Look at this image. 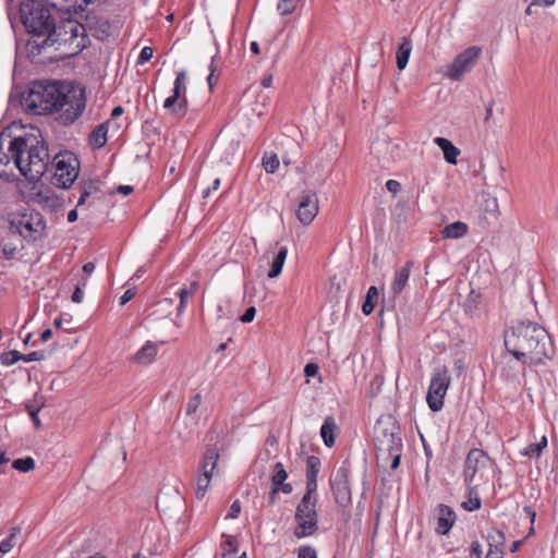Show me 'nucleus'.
Masks as SVG:
<instances>
[{
	"mask_svg": "<svg viewBox=\"0 0 558 558\" xmlns=\"http://www.w3.org/2000/svg\"><path fill=\"white\" fill-rule=\"evenodd\" d=\"M20 16L25 29L33 36L27 43L32 53L39 54L43 48L54 43L69 46L71 53H78L86 47V28L83 24L69 17L57 26L49 9L39 1L23 0Z\"/></svg>",
	"mask_w": 558,
	"mask_h": 558,
	"instance_id": "obj_1",
	"label": "nucleus"
},
{
	"mask_svg": "<svg viewBox=\"0 0 558 558\" xmlns=\"http://www.w3.org/2000/svg\"><path fill=\"white\" fill-rule=\"evenodd\" d=\"M20 104L28 113L52 114L62 125H71L85 110V89L66 81L36 82L21 94Z\"/></svg>",
	"mask_w": 558,
	"mask_h": 558,
	"instance_id": "obj_2",
	"label": "nucleus"
},
{
	"mask_svg": "<svg viewBox=\"0 0 558 558\" xmlns=\"http://www.w3.org/2000/svg\"><path fill=\"white\" fill-rule=\"evenodd\" d=\"M505 347L522 365L530 366L542 364L554 352L549 333L532 322H521L506 330Z\"/></svg>",
	"mask_w": 558,
	"mask_h": 558,
	"instance_id": "obj_3",
	"label": "nucleus"
},
{
	"mask_svg": "<svg viewBox=\"0 0 558 558\" xmlns=\"http://www.w3.org/2000/svg\"><path fill=\"white\" fill-rule=\"evenodd\" d=\"M10 148L12 156L15 157V168L27 180L37 182L47 172L50 156L39 130L32 129L14 136L13 141H10Z\"/></svg>",
	"mask_w": 558,
	"mask_h": 558,
	"instance_id": "obj_4",
	"label": "nucleus"
},
{
	"mask_svg": "<svg viewBox=\"0 0 558 558\" xmlns=\"http://www.w3.org/2000/svg\"><path fill=\"white\" fill-rule=\"evenodd\" d=\"M374 446L377 456H385L386 452H396L402 449L400 427L391 415L380 416L374 426Z\"/></svg>",
	"mask_w": 558,
	"mask_h": 558,
	"instance_id": "obj_5",
	"label": "nucleus"
},
{
	"mask_svg": "<svg viewBox=\"0 0 558 558\" xmlns=\"http://www.w3.org/2000/svg\"><path fill=\"white\" fill-rule=\"evenodd\" d=\"M315 493L316 492L306 490L296 506L294 519L298 524L293 532L296 538L311 536L318 530V514L316 510L317 497Z\"/></svg>",
	"mask_w": 558,
	"mask_h": 558,
	"instance_id": "obj_6",
	"label": "nucleus"
},
{
	"mask_svg": "<svg viewBox=\"0 0 558 558\" xmlns=\"http://www.w3.org/2000/svg\"><path fill=\"white\" fill-rule=\"evenodd\" d=\"M51 167L54 169L52 184L68 189L77 179L80 161L73 153L66 150L54 156Z\"/></svg>",
	"mask_w": 558,
	"mask_h": 558,
	"instance_id": "obj_7",
	"label": "nucleus"
},
{
	"mask_svg": "<svg viewBox=\"0 0 558 558\" xmlns=\"http://www.w3.org/2000/svg\"><path fill=\"white\" fill-rule=\"evenodd\" d=\"M450 383L451 377L447 367L442 366L434 371L426 396V401L433 412L441 410Z\"/></svg>",
	"mask_w": 558,
	"mask_h": 558,
	"instance_id": "obj_8",
	"label": "nucleus"
},
{
	"mask_svg": "<svg viewBox=\"0 0 558 558\" xmlns=\"http://www.w3.org/2000/svg\"><path fill=\"white\" fill-rule=\"evenodd\" d=\"M10 225L12 230L32 241H35L45 229L44 218L37 211L13 215Z\"/></svg>",
	"mask_w": 558,
	"mask_h": 558,
	"instance_id": "obj_9",
	"label": "nucleus"
},
{
	"mask_svg": "<svg viewBox=\"0 0 558 558\" xmlns=\"http://www.w3.org/2000/svg\"><path fill=\"white\" fill-rule=\"evenodd\" d=\"M482 54V48L472 46L460 52L448 65L446 76L451 81L459 82L463 76L471 72L476 65Z\"/></svg>",
	"mask_w": 558,
	"mask_h": 558,
	"instance_id": "obj_10",
	"label": "nucleus"
},
{
	"mask_svg": "<svg viewBox=\"0 0 558 558\" xmlns=\"http://www.w3.org/2000/svg\"><path fill=\"white\" fill-rule=\"evenodd\" d=\"M350 469L343 463L330 477V487L338 506L347 508L351 504V488L349 483Z\"/></svg>",
	"mask_w": 558,
	"mask_h": 558,
	"instance_id": "obj_11",
	"label": "nucleus"
},
{
	"mask_svg": "<svg viewBox=\"0 0 558 558\" xmlns=\"http://www.w3.org/2000/svg\"><path fill=\"white\" fill-rule=\"evenodd\" d=\"M489 462V457L482 449L470 450L464 463V481L471 484L476 475L482 477V471L488 466Z\"/></svg>",
	"mask_w": 558,
	"mask_h": 558,
	"instance_id": "obj_12",
	"label": "nucleus"
},
{
	"mask_svg": "<svg viewBox=\"0 0 558 558\" xmlns=\"http://www.w3.org/2000/svg\"><path fill=\"white\" fill-rule=\"evenodd\" d=\"M318 214V197L313 191H304L299 197L296 217L304 226L310 225Z\"/></svg>",
	"mask_w": 558,
	"mask_h": 558,
	"instance_id": "obj_13",
	"label": "nucleus"
},
{
	"mask_svg": "<svg viewBox=\"0 0 558 558\" xmlns=\"http://www.w3.org/2000/svg\"><path fill=\"white\" fill-rule=\"evenodd\" d=\"M10 141H13L10 132L4 130L0 134V177L9 178L15 168V157L10 148Z\"/></svg>",
	"mask_w": 558,
	"mask_h": 558,
	"instance_id": "obj_14",
	"label": "nucleus"
},
{
	"mask_svg": "<svg viewBox=\"0 0 558 558\" xmlns=\"http://www.w3.org/2000/svg\"><path fill=\"white\" fill-rule=\"evenodd\" d=\"M434 515L437 521L436 532L440 535L448 534L457 519L452 508L446 505H438Z\"/></svg>",
	"mask_w": 558,
	"mask_h": 558,
	"instance_id": "obj_15",
	"label": "nucleus"
},
{
	"mask_svg": "<svg viewBox=\"0 0 558 558\" xmlns=\"http://www.w3.org/2000/svg\"><path fill=\"white\" fill-rule=\"evenodd\" d=\"M287 477L288 473L284 470L283 464L281 462L275 463L271 473L272 495H277L279 490L284 494L292 493V485L290 483H284Z\"/></svg>",
	"mask_w": 558,
	"mask_h": 558,
	"instance_id": "obj_16",
	"label": "nucleus"
},
{
	"mask_svg": "<svg viewBox=\"0 0 558 558\" xmlns=\"http://www.w3.org/2000/svg\"><path fill=\"white\" fill-rule=\"evenodd\" d=\"M481 214L480 219L483 220L484 223L490 225L495 222L498 218L499 206L496 197L487 196L483 199L481 204Z\"/></svg>",
	"mask_w": 558,
	"mask_h": 558,
	"instance_id": "obj_17",
	"label": "nucleus"
},
{
	"mask_svg": "<svg viewBox=\"0 0 558 558\" xmlns=\"http://www.w3.org/2000/svg\"><path fill=\"white\" fill-rule=\"evenodd\" d=\"M320 470V460L316 456L306 459V490H317V476Z\"/></svg>",
	"mask_w": 558,
	"mask_h": 558,
	"instance_id": "obj_18",
	"label": "nucleus"
},
{
	"mask_svg": "<svg viewBox=\"0 0 558 558\" xmlns=\"http://www.w3.org/2000/svg\"><path fill=\"white\" fill-rule=\"evenodd\" d=\"M412 266H413V262L409 260V262H407V264L403 267H401L399 270L396 271L393 281L391 283V291H392L393 295L400 294L403 291V289L405 288V286L409 281L410 271H411Z\"/></svg>",
	"mask_w": 558,
	"mask_h": 558,
	"instance_id": "obj_19",
	"label": "nucleus"
},
{
	"mask_svg": "<svg viewBox=\"0 0 558 558\" xmlns=\"http://www.w3.org/2000/svg\"><path fill=\"white\" fill-rule=\"evenodd\" d=\"M218 461H219V452L215 447L208 448L203 457V461L201 464L202 473L205 471L209 472L210 475L218 474Z\"/></svg>",
	"mask_w": 558,
	"mask_h": 558,
	"instance_id": "obj_20",
	"label": "nucleus"
},
{
	"mask_svg": "<svg viewBox=\"0 0 558 558\" xmlns=\"http://www.w3.org/2000/svg\"><path fill=\"white\" fill-rule=\"evenodd\" d=\"M434 142L442 150L445 160L448 163L456 165L460 150L445 137L437 136Z\"/></svg>",
	"mask_w": 558,
	"mask_h": 558,
	"instance_id": "obj_21",
	"label": "nucleus"
},
{
	"mask_svg": "<svg viewBox=\"0 0 558 558\" xmlns=\"http://www.w3.org/2000/svg\"><path fill=\"white\" fill-rule=\"evenodd\" d=\"M47 5L64 14H77L82 0H44Z\"/></svg>",
	"mask_w": 558,
	"mask_h": 558,
	"instance_id": "obj_22",
	"label": "nucleus"
},
{
	"mask_svg": "<svg viewBox=\"0 0 558 558\" xmlns=\"http://www.w3.org/2000/svg\"><path fill=\"white\" fill-rule=\"evenodd\" d=\"M158 347L154 342H146L134 355V361L138 364H149L157 355Z\"/></svg>",
	"mask_w": 558,
	"mask_h": 558,
	"instance_id": "obj_23",
	"label": "nucleus"
},
{
	"mask_svg": "<svg viewBox=\"0 0 558 558\" xmlns=\"http://www.w3.org/2000/svg\"><path fill=\"white\" fill-rule=\"evenodd\" d=\"M337 430V424L332 416H328L325 418L322 427H320V436L324 440V444L330 448L335 445V435Z\"/></svg>",
	"mask_w": 558,
	"mask_h": 558,
	"instance_id": "obj_24",
	"label": "nucleus"
},
{
	"mask_svg": "<svg viewBox=\"0 0 558 558\" xmlns=\"http://www.w3.org/2000/svg\"><path fill=\"white\" fill-rule=\"evenodd\" d=\"M468 225L462 221H456L447 225L442 231L441 235L444 239H460L468 233Z\"/></svg>",
	"mask_w": 558,
	"mask_h": 558,
	"instance_id": "obj_25",
	"label": "nucleus"
},
{
	"mask_svg": "<svg viewBox=\"0 0 558 558\" xmlns=\"http://www.w3.org/2000/svg\"><path fill=\"white\" fill-rule=\"evenodd\" d=\"M412 51V41L409 37H403L402 41L397 50V66L399 70H404L410 54Z\"/></svg>",
	"mask_w": 558,
	"mask_h": 558,
	"instance_id": "obj_26",
	"label": "nucleus"
},
{
	"mask_svg": "<svg viewBox=\"0 0 558 558\" xmlns=\"http://www.w3.org/2000/svg\"><path fill=\"white\" fill-rule=\"evenodd\" d=\"M187 106L186 97L180 99L177 95L172 94L165 100L163 108L170 110L171 113L183 116Z\"/></svg>",
	"mask_w": 558,
	"mask_h": 558,
	"instance_id": "obj_27",
	"label": "nucleus"
},
{
	"mask_svg": "<svg viewBox=\"0 0 558 558\" xmlns=\"http://www.w3.org/2000/svg\"><path fill=\"white\" fill-rule=\"evenodd\" d=\"M287 255L288 248L286 246H281L271 263L270 270L268 271V278L274 279L281 274Z\"/></svg>",
	"mask_w": 558,
	"mask_h": 558,
	"instance_id": "obj_28",
	"label": "nucleus"
},
{
	"mask_svg": "<svg viewBox=\"0 0 558 558\" xmlns=\"http://www.w3.org/2000/svg\"><path fill=\"white\" fill-rule=\"evenodd\" d=\"M123 113L124 109L122 106L114 107L111 111L110 120H107V130L109 129V125L112 126L114 132H119L121 129L125 128V119H121Z\"/></svg>",
	"mask_w": 558,
	"mask_h": 558,
	"instance_id": "obj_29",
	"label": "nucleus"
},
{
	"mask_svg": "<svg viewBox=\"0 0 558 558\" xmlns=\"http://www.w3.org/2000/svg\"><path fill=\"white\" fill-rule=\"evenodd\" d=\"M378 295L379 293L375 286L368 288L365 301L362 305V312L364 315H371L373 313L378 300Z\"/></svg>",
	"mask_w": 558,
	"mask_h": 558,
	"instance_id": "obj_30",
	"label": "nucleus"
},
{
	"mask_svg": "<svg viewBox=\"0 0 558 558\" xmlns=\"http://www.w3.org/2000/svg\"><path fill=\"white\" fill-rule=\"evenodd\" d=\"M20 532L21 529L19 526H14L10 530V535L0 544L1 554H8L13 549V547L16 545V539Z\"/></svg>",
	"mask_w": 558,
	"mask_h": 558,
	"instance_id": "obj_31",
	"label": "nucleus"
},
{
	"mask_svg": "<svg viewBox=\"0 0 558 558\" xmlns=\"http://www.w3.org/2000/svg\"><path fill=\"white\" fill-rule=\"evenodd\" d=\"M396 148H397V146H391L389 143L384 142V143H378L374 149H375L376 154L378 155L379 161H381L384 166H388L390 163V161L393 160V157L387 156V153L392 151Z\"/></svg>",
	"mask_w": 558,
	"mask_h": 558,
	"instance_id": "obj_32",
	"label": "nucleus"
},
{
	"mask_svg": "<svg viewBox=\"0 0 558 558\" xmlns=\"http://www.w3.org/2000/svg\"><path fill=\"white\" fill-rule=\"evenodd\" d=\"M89 145L92 148H101L105 146V123L96 126L89 136Z\"/></svg>",
	"mask_w": 558,
	"mask_h": 558,
	"instance_id": "obj_33",
	"label": "nucleus"
},
{
	"mask_svg": "<svg viewBox=\"0 0 558 558\" xmlns=\"http://www.w3.org/2000/svg\"><path fill=\"white\" fill-rule=\"evenodd\" d=\"M186 75L187 74L185 70L179 71L173 83V94L177 95L180 99L185 97L186 94Z\"/></svg>",
	"mask_w": 558,
	"mask_h": 558,
	"instance_id": "obj_34",
	"label": "nucleus"
},
{
	"mask_svg": "<svg viewBox=\"0 0 558 558\" xmlns=\"http://www.w3.org/2000/svg\"><path fill=\"white\" fill-rule=\"evenodd\" d=\"M44 405V401H38L37 397L33 401L26 403V410L31 415L34 425L39 428L41 426L40 420L38 417V413Z\"/></svg>",
	"mask_w": 558,
	"mask_h": 558,
	"instance_id": "obj_35",
	"label": "nucleus"
},
{
	"mask_svg": "<svg viewBox=\"0 0 558 558\" xmlns=\"http://www.w3.org/2000/svg\"><path fill=\"white\" fill-rule=\"evenodd\" d=\"M213 476L214 475H210L209 472H207V471H205V473H201V475L197 478V488H196L197 499H202L205 496Z\"/></svg>",
	"mask_w": 558,
	"mask_h": 558,
	"instance_id": "obj_36",
	"label": "nucleus"
},
{
	"mask_svg": "<svg viewBox=\"0 0 558 558\" xmlns=\"http://www.w3.org/2000/svg\"><path fill=\"white\" fill-rule=\"evenodd\" d=\"M280 161L277 154H265L263 157V167L267 173H275L279 168Z\"/></svg>",
	"mask_w": 558,
	"mask_h": 558,
	"instance_id": "obj_37",
	"label": "nucleus"
},
{
	"mask_svg": "<svg viewBox=\"0 0 558 558\" xmlns=\"http://www.w3.org/2000/svg\"><path fill=\"white\" fill-rule=\"evenodd\" d=\"M461 506L466 511H474L481 507L478 494L474 488H470L469 498L466 501H463Z\"/></svg>",
	"mask_w": 558,
	"mask_h": 558,
	"instance_id": "obj_38",
	"label": "nucleus"
},
{
	"mask_svg": "<svg viewBox=\"0 0 558 558\" xmlns=\"http://www.w3.org/2000/svg\"><path fill=\"white\" fill-rule=\"evenodd\" d=\"M12 468L20 472L26 473L28 471L34 470L35 460L32 457H26L24 459H16L13 461Z\"/></svg>",
	"mask_w": 558,
	"mask_h": 558,
	"instance_id": "obj_39",
	"label": "nucleus"
},
{
	"mask_svg": "<svg viewBox=\"0 0 558 558\" xmlns=\"http://www.w3.org/2000/svg\"><path fill=\"white\" fill-rule=\"evenodd\" d=\"M487 542L489 547H504L506 538L502 532L494 529L488 533Z\"/></svg>",
	"mask_w": 558,
	"mask_h": 558,
	"instance_id": "obj_40",
	"label": "nucleus"
},
{
	"mask_svg": "<svg viewBox=\"0 0 558 558\" xmlns=\"http://www.w3.org/2000/svg\"><path fill=\"white\" fill-rule=\"evenodd\" d=\"M300 0H279L277 10L281 15L291 14L298 7Z\"/></svg>",
	"mask_w": 558,
	"mask_h": 558,
	"instance_id": "obj_41",
	"label": "nucleus"
},
{
	"mask_svg": "<svg viewBox=\"0 0 558 558\" xmlns=\"http://www.w3.org/2000/svg\"><path fill=\"white\" fill-rule=\"evenodd\" d=\"M556 0H532L529 7L525 10V13L527 15H532L537 13V8L544 7L548 8L554 5Z\"/></svg>",
	"mask_w": 558,
	"mask_h": 558,
	"instance_id": "obj_42",
	"label": "nucleus"
},
{
	"mask_svg": "<svg viewBox=\"0 0 558 558\" xmlns=\"http://www.w3.org/2000/svg\"><path fill=\"white\" fill-rule=\"evenodd\" d=\"M21 357H22V353H20L16 350H11V351L4 352L1 355V362H2V364L7 365V366H11V365L15 364L16 362L21 361Z\"/></svg>",
	"mask_w": 558,
	"mask_h": 558,
	"instance_id": "obj_43",
	"label": "nucleus"
},
{
	"mask_svg": "<svg viewBox=\"0 0 558 558\" xmlns=\"http://www.w3.org/2000/svg\"><path fill=\"white\" fill-rule=\"evenodd\" d=\"M221 548L223 550V553H222L223 558H229V556L235 555L238 551L236 543H235V541H233L231 538L225 541L221 544Z\"/></svg>",
	"mask_w": 558,
	"mask_h": 558,
	"instance_id": "obj_44",
	"label": "nucleus"
},
{
	"mask_svg": "<svg viewBox=\"0 0 558 558\" xmlns=\"http://www.w3.org/2000/svg\"><path fill=\"white\" fill-rule=\"evenodd\" d=\"M378 460L387 461L389 458L392 459L391 461V469L396 470L400 464V458H401V450H396V452H386L385 456H377Z\"/></svg>",
	"mask_w": 558,
	"mask_h": 558,
	"instance_id": "obj_45",
	"label": "nucleus"
},
{
	"mask_svg": "<svg viewBox=\"0 0 558 558\" xmlns=\"http://www.w3.org/2000/svg\"><path fill=\"white\" fill-rule=\"evenodd\" d=\"M193 295V290H187V288H183L179 292L180 303L178 306V314H182L186 307L187 298Z\"/></svg>",
	"mask_w": 558,
	"mask_h": 558,
	"instance_id": "obj_46",
	"label": "nucleus"
},
{
	"mask_svg": "<svg viewBox=\"0 0 558 558\" xmlns=\"http://www.w3.org/2000/svg\"><path fill=\"white\" fill-rule=\"evenodd\" d=\"M202 403V396L199 393H196L194 397H192L187 404H186V413L189 415L194 414L197 409L199 408Z\"/></svg>",
	"mask_w": 558,
	"mask_h": 558,
	"instance_id": "obj_47",
	"label": "nucleus"
},
{
	"mask_svg": "<svg viewBox=\"0 0 558 558\" xmlns=\"http://www.w3.org/2000/svg\"><path fill=\"white\" fill-rule=\"evenodd\" d=\"M153 54H154V49L151 47H148V46L144 47L141 50V53L138 56L136 64L137 65L144 64L145 62L149 61L153 58Z\"/></svg>",
	"mask_w": 558,
	"mask_h": 558,
	"instance_id": "obj_48",
	"label": "nucleus"
},
{
	"mask_svg": "<svg viewBox=\"0 0 558 558\" xmlns=\"http://www.w3.org/2000/svg\"><path fill=\"white\" fill-rule=\"evenodd\" d=\"M298 558H317V554L313 547L302 546L298 550Z\"/></svg>",
	"mask_w": 558,
	"mask_h": 558,
	"instance_id": "obj_49",
	"label": "nucleus"
},
{
	"mask_svg": "<svg viewBox=\"0 0 558 558\" xmlns=\"http://www.w3.org/2000/svg\"><path fill=\"white\" fill-rule=\"evenodd\" d=\"M522 454L529 458H538L542 453L538 446H536L535 444H531L524 449Z\"/></svg>",
	"mask_w": 558,
	"mask_h": 558,
	"instance_id": "obj_50",
	"label": "nucleus"
},
{
	"mask_svg": "<svg viewBox=\"0 0 558 558\" xmlns=\"http://www.w3.org/2000/svg\"><path fill=\"white\" fill-rule=\"evenodd\" d=\"M126 460V450L124 448H121L119 452H117L116 457L111 458V463L117 464V468L120 469V466L125 462Z\"/></svg>",
	"mask_w": 558,
	"mask_h": 558,
	"instance_id": "obj_51",
	"label": "nucleus"
},
{
	"mask_svg": "<svg viewBox=\"0 0 558 558\" xmlns=\"http://www.w3.org/2000/svg\"><path fill=\"white\" fill-rule=\"evenodd\" d=\"M45 357L43 352L34 351L28 354H22L21 360L24 362H34V361H40Z\"/></svg>",
	"mask_w": 558,
	"mask_h": 558,
	"instance_id": "obj_52",
	"label": "nucleus"
},
{
	"mask_svg": "<svg viewBox=\"0 0 558 558\" xmlns=\"http://www.w3.org/2000/svg\"><path fill=\"white\" fill-rule=\"evenodd\" d=\"M240 512H241V505H240V502H239L238 500H235V501L231 505V507H230V509H229V512H228V514H227V517H226V518H227V519H235V518H238V515L240 514Z\"/></svg>",
	"mask_w": 558,
	"mask_h": 558,
	"instance_id": "obj_53",
	"label": "nucleus"
},
{
	"mask_svg": "<svg viewBox=\"0 0 558 558\" xmlns=\"http://www.w3.org/2000/svg\"><path fill=\"white\" fill-rule=\"evenodd\" d=\"M256 315V308L254 306H251L246 310V312L241 316V322L244 324L253 322L254 317Z\"/></svg>",
	"mask_w": 558,
	"mask_h": 558,
	"instance_id": "obj_54",
	"label": "nucleus"
},
{
	"mask_svg": "<svg viewBox=\"0 0 558 558\" xmlns=\"http://www.w3.org/2000/svg\"><path fill=\"white\" fill-rule=\"evenodd\" d=\"M386 187L393 195H397L401 191V184L397 180H388L386 182Z\"/></svg>",
	"mask_w": 558,
	"mask_h": 558,
	"instance_id": "obj_55",
	"label": "nucleus"
},
{
	"mask_svg": "<svg viewBox=\"0 0 558 558\" xmlns=\"http://www.w3.org/2000/svg\"><path fill=\"white\" fill-rule=\"evenodd\" d=\"M318 365L315 363H307L304 367V374L306 377H313L318 373Z\"/></svg>",
	"mask_w": 558,
	"mask_h": 558,
	"instance_id": "obj_56",
	"label": "nucleus"
},
{
	"mask_svg": "<svg viewBox=\"0 0 558 558\" xmlns=\"http://www.w3.org/2000/svg\"><path fill=\"white\" fill-rule=\"evenodd\" d=\"M133 190H134V189H133V186H131V185H119V186L116 189V191H111V192H109L108 194H109L110 196H112V195H114V194H116V192H117V193H120V194H123V195H129V194H131V193L133 192Z\"/></svg>",
	"mask_w": 558,
	"mask_h": 558,
	"instance_id": "obj_57",
	"label": "nucleus"
},
{
	"mask_svg": "<svg viewBox=\"0 0 558 558\" xmlns=\"http://www.w3.org/2000/svg\"><path fill=\"white\" fill-rule=\"evenodd\" d=\"M502 547H489L485 558H502Z\"/></svg>",
	"mask_w": 558,
	"mask_h": 558,
	"instance_id": "obj_58",
	"label": "nucleus"
},
{
	"mask_svg": "<svg viewBox=\"0 0 558 558\" xmlns=\"http://www.w3.org/2000/svg\"><path fill=\"white\" fill-rule=\"evenodd\" d=\"M135 296V291L133 289H128L123 295L120 298V305H125L130 300Z\"/></svg>",
	"mask_w": 558,
	"mask_h": 558,
	"instance_id": "obj_59",
	"label": "nucleus"
},
{
	"mask_svg": "<svg viewBox=\"0 0 558 558\" xmlns=\"http://www.w3.org/2000/svg\"><path fill=\"white\" fill-rule=\"evenodd\" d=\"M471 553L472 555H474L476 558H482V554H483V550H482V546L481 544L475 541L471 544Z\"/></svg>",
	"mask_w": 558,
	"mask_h": 558,
	"instance_id": "obj_60",
	"label": "nucleus"
},
{
	"mask_svg": "<svg viewBox=\"0 0 558 558\" xmlns=\"http://www.w3.org/2000/svg\"><path fill=\"white\" fill-rule=\"evenodd\" d=\"M213 62H214V60L211 61V64H210V74L207 77V83H208L210 89L214 87V84L217 81V78H215L216 69L214 68Z\"/></svg>",
	"mask_w": 558,
	"mask_h": 558,
	"instance_id": "obj_61",
	"label": "nucleus"
},
{
	"mask_svg": "<svg viewBox=\"0 0 558 558\" xmlns=\"http://www.w3.org/2000/svg\"><path fill=\"white\" fill-rule=\"evenodd\" d=\"M83 299V291L80 287H76L74 292L72 293L71 300L75 303H80Z\"/></svg>",
	"mask_w": 558,
	"mask_h": 558,
	"instance_id": "obj_62",
	"label": "nucleus"
},
{
	"mask_svg": "<svg viewBox=\"0 0 558 558\" xmlns=\"http://www.w3.org/2000/svg\"><path fill=\"white\" fill-rule=\"evenodd\" d=\"M220 186V179H216L211 185V187L207 189L205 192H204V197H207L211 191H217Z\"/></svg>",
	"mask_w": 558,
	"mask_h": 558,
	"instance_id": "obj_63",
	"label": "nucleus"
},
{
	"mask_svg": "<svg viewBox=\"0 0 558 558\" xmlns=\"http://www.w3.org/2000/svg\"><path fill=\"white\" fill-rule=\"evenodd\" d=\"M272 84V75H265L262 80V86L265 88H269Z\"/></svg>",
	"mask_w": 558,
	"mask_h": 558,
	"instance_id": "obj_64",
	"label": "nucleus"
}]
</instances>
